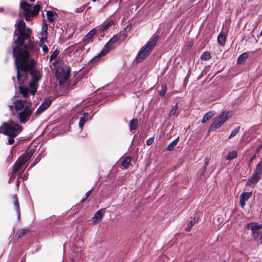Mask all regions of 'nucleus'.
Instances as JSON below:
<instances>
[{
  "mask_svg": "<svg viewBox=\"0 0 262 262\" xmlns=\"http://www.w3.org/2000/svg\"><path fill=\"white\" fill-rule=\"evenodd\" d=\"M16 31L14 34L17 35L14 41L16 46L13 50V56L15 58V64L17 71V79L20 84L23 83L28 77L30 72L32 79L29 86L31 94L34 96L37 91L38 82L40 80L41 75L39 70L35 68V60L30 56L32 53H36L37 47L34 45L29 37L30 29H26L25 22L19 21L15 24Z\"/></svg>",
  "mask_w": 262,
  "mask_h": 262,
  "instance_id": "obj_1",
  "label": "nucleus"
},
{
  "mask_svg": "<svg viewBox=\"0 0 262 262\" xmlns=\"http://www.w3.org/2000/svg\"><path fill=\"white\" fill-rule=\"evenodd\" d=\"M23 127L18 124L11 122H4L0 126V133L9 137L7 144L12 145L14 142V138L23 130Z\"/></svg>",
  "mask_w": 262,
  "mask_h": 262,
  "instance_id": "obj_2",
  "label": "nucleus"
},
{
  "mask_svg": "<svg viewBox=\"0 0 262 262\" xmlns=\"http://www.w3.org/2000/svg\"><path fill=\"white\" fill-rule=\"evenodd\" d=\"M158 39L159 35L155 36L141 48L136 58L137 62L140 63L142 62L149 55L151 51L156 46Z\"/></svg>",
  "mask_w": 262,
  "mask_h": 262,
  "instance_id": "obj_3",
  "label": "nucleus"
},
{
  "mask_svg": "<svg viewBox=\"0 0 262 262\" xmlns=\"http://www.w3.org/2000/svg\"><path fill=\"white\" fill-rule=\"evenodd\" d=\"M20 8L23 10V15L26 21L31 20V16H36L40 10V6L36 4L32 10V5L23 1L20 4Z\"/></svg>",
  "mask_w": 262,
  "mask_h": 262,
  "instance_id": "obj_4",
  "label": "nucleus"
},
{
  "mask_svg": "<svg viewBox=\"0 0 262 262\" xmlns=\"http://www.w3.org/2000/svg\"><path fill=\"white\" fill-rule=\"evenodd\" d=\"M247 228L250 229L252 231V233L254 240L262 243V231L259 232V230L262 229V224H258L257 223H250L247 225Z\"/></svg>",
  "mask_w": 262,
  "mask_h": 262,
  "instance_id": "obj_5",
  "label": "nucleus"
},
{
  "mask_svg": "<svg viewBox=\"0 0 262 262\" xmlns=\"http://www.w3.org/2000/svg\"><path fill=\"white\" fill-rule=\"evenodd\" d=\"M33 110L31 105H26L17 115V118L19 122L23 124L26 123L29 120Z\"/></svg>",
  "mask_w": 262,
  "mask_h": 262,
  "instance_id": "obj_6",
  "label": "nucleus"
},
{
  "mask_svg": "<svg viewBox=\"0 0 262 262\" xmlns=\"http://www.w3.org/2000/svg\"><path fill=\"white\" fill-rule=\"evenodd\" d=\"M70 68L66 65L59 66L57 69V77L60 83H64L69 78Z\"/></svg>",
  "mask_w": 262,
  "mask_h": 262,
  "instance_id": "obj_7",
  "label": "nucleus"
},
{
  "mask_svg": "<svg viewBox=\"0 0 262 262\" xmlns=\"http://www.w3.org/2000/svg\"><path fill=\"white\" fill-rule=\"evenodd\" d=\"M228 114L229 112H224L217 118H216L211 124L209 128V130L210 132H212L219 128L228 119Z\"/></svg>",
  "mask_w": 262,
  "mask_h": 262,
  "instance_id": "obj_8",
  "label": "nucleus"
},
{
  "mask_svg": "<svg viewBox=\"0 0 262 262\" xmlns=\"http://www.w3.org/2000/svg\"><path fill=\"white\" fill-rule=\"evenodd\" d=\"M117 41H118L117 35H115L113 36L112 38H111L110 40L107 42V43L105 45L104 48L101 51L100 53L97 56V58H100L101 57L105 55L107 52H108L112 48L111 45Z\"/></svg>",
  "mask_w": 262,
  "mask_h": 262,
  "instance_id": "obj_9",
  "label": "nucleus"
},
{
  "mask_svg": "<svg viewBox=\"0 0 262 262\" xmlns=\"http://www.w3.org/2000/svg\"><path fill=\"white\" fill-rule=\"evenodd\" d=\"M51 102V100L50 99H46L43 101L36 111L34 115L32 117V118L34 119L40 113L47 110L50 106Z\"/></svg>",
  "mask_w": 262,
  "mask_h": 262,
  "instance_id": "obj_10",
  "label": "nucleus"
},
{
  "mask_svg": "<svg viewBox=\"0 0 262 262\" xmlns=\"http://www.w3.org/2000/svg\"><path fill=\"white\" fill-rule=\"evenodd\" d=\"M252 192H243L241 194L240 196V205L242 208H244L246 202L251 196Z\"/></svg>",
  "mask_w": 262,
  "mask_h": 262,
  "instance_id": "obj_11",
  "label": "nucleus"
},
{
  "mask_svg": "<svg viewBox=\"0 0 262 262\" xmlns=\"http://www.w3.org/2000/svg\"><path fill=\"white\" fill-rule=\"evenodd\" d=\"M105 212V208L101 209L98 211H97L94 217H93V220L95 223L97 222H99L101 221L102 217H103L104 213Z\"/></svg>",
  "mask_w": 262,
  "mask_h": 262,
  "instance_id": "obj_12",
  "label": "nucleus"
},
{
  "mask_svg": "<svg viewBox=\"0 0 262 262\" xmlns=\"http://www.w3.org/2000/svg\"><path fill=\"white\" fill-rule=\"evenodd\" d=\"M25 100H14L13 104L14 107L16 111H22L25 108Z\"/></svg>",
  "mask_w": 262,
  "mask_h": 262,
  "instance_id": "obj_13",
  "label": "nucleus"
},
{
  "mask_svg": "<svg viewBox=\"0 0 262 262\" xmlns=\"http://www.w3.org/2000/svg\"><path fill=\"white\" fill-rule=\"evenodd\" d=\"M97 31L98 30L96 28L91 30L85 36H84L82 40L83 41L86 43L89 42Z\"/></svg>",
  "mask_w": 262,
  "mask_h": 262,
  "instance_id": "obj_14",
  "label": "nucleus"
},
{
  "mask_svg": "<svg viewBox=\"0 0 262 262\" xmlns=\"http://www.w3.org/2000/svg\"><path fill=\"white\" fill-rule=\"evenodd\" d=\"M46 13L48 19L50 22H53L56 19L57 14L55 12L48 10L46 11Z\"/></svg>",
  "mask_w": 262,
  "mask_h": 262,
  "instance_id": "obj_15",
  "label": "nucleus"
},
{
  "mask_svg": "<svg viewBox=\"0 0 262 262\" xmlns=\"http://www.w3.org/2000/svg\"><path fill=\"white\" fill-rule=\"evenodd\" d=\"M89 113H84L83 114V116L80 118V120L79 122V126L80 128H82L88 119Z\"/></svg>",
  "mask_w": 262,
  "mask_h": 262,
  "instance_id": "obj_16",
  "label": "nucleus"
},
{
  "mask_svg": "<svg viewBox=\"0 0 262 262\" xmlns=\"http://www.w3.org/2000/svg\"><path fill=\"white\" fill-rule=\"evenodd\" d=\"M260 178L261 175L254 172L251 178L249 179L248 182L249 183L252 184L256 183L260 179Z\"/></svg>",
  "mask_w": 262,
  "mask_h": 262,
  "instance_id": "obj_17",
  "label": "nucleus"
},
{
  "mask_svg": "<svg viewBox=\"0 0 262 262\" xmlns=\"http://www.w3.org/2000/svg\"><path fill=\"white\" fill-rule=\"evenodd\" d=\"M18 90L20 94L22 95L24 98H26L28 97L29 92L28 88L20 85L18 87Z\"/></svg>",
  "mask_w": 262,
  "mask_h": 262,
  "instance_id": "obj_18",
  "label": "nucleus"
},
{
  "mask_svg": "<svg viewBox=\"0 0 262 262\" xmlns=\"http://www.w3.org/2000/svg\"><path fill=\"white\" fill-rule=\"evenodd\" d=\"M138 125V121L137 119H133L129 121V128L130 131L136 130Z\"/></svg>",
  "mask_w": 262,
  "mask_h": 262,
  "instance_id": "obj_19",
  "label": "nucleus"
},
{
  "mask_svg": "<svg viewBox=\"0 0 262 262\" xmlns=\"http://www.w3.org/2000/svg\"><path fill=\"white\" fill-rule=\"evenodd\" d=\"M226 39V35L225 33L221 32L217 37V41L221 45L223 46L225 45Z\"/></svg>",
  "mask_w": 262,
  "mask_h": 262,
  "instance_id": "obj_20",
  "label": "nucleus"
},
{
  "mask_svg": "<svg viewBox=\"0 0 262 262\" xmlns=\"http://www.w3.org/2000/svg\"><path fill=\"white\" fill-rule=\"evenodd\" d=\"M179 141V137H178L175 140H174L172 142L169 143L166 147V150L167 151H171L174 148V147L177 145L178 142Z\"/></svg>",
  "mask_w": 262,
  "mask_h": 262,
  "instance_id": "obj_21",
  "label": "nucleus"
},
{
  "mask_svg": "<svg viewBox=\"0 0 262 262\" xmlns=\"http://www.w3.org/2000/svg\"><path fill=\"white\" fill-rule=\"evenodd\" d=\"M29 232L30 230L29 229H20L16 232V236L17 238H20Z\"/></svg>",
  "mask_w": 262,
  "mask_h": 262,
  "instance_id": "obj_22",
  "label": "nucleus"
},
{
  "mask_svg": "<svg viewBox=\"0 0 262 262\" xmlns=\"http://www.w3.org/2000/svg\"><path fill=\"white\" fill-rule=\"evenodd\" d=\"M113 24H114V21L113 20H111V21L108 22L106 24L104 25L103 26L99 28V29L97 30L100 33L104 32V31H106L110 27H111Z\"/></svg>",
  "mask_w": 262,
  "mask_h": 262,
  "instance_id": "obj_23",
  "label": "nucleus"
},
{
  "mask_svg": "<svg viewBox=\"0 0 262 262\" xmlns=\"http://www.w3.org/2000/svg\"><path fill=\"white\" fill-rule=\"evenodd\" d=\"M131 158L129 157H126L122 161L121 165L124 169H127L130 164Z\"/></svg>",
  "mask_w": 262,
  "mask_h": 262,
  "instance_id": "obj_24",
  "label": "nucleus"
},
{
  "mask_svg": "<svg viewBox=\"0 0 262 262\" xmlns=\"http://www.w3.org/2000/svg\"><path fill=\"white\" fill-rule=\"evenodd\" d=\"M237 157V152L235 150H233L228 153L226 157L227 160H231Z\"/></svg>",
  "mask_w": 262,
  "mask_h": 262,
  "instance_id": "obj_25",
  "label": "nucleus"
},
{
  "mask_svg": "<svg viewBox=\"0 0 262 262\" xmlns=\"http://www.w3.org/2000/svg\"><path fill=\"white\" fill-rule=\"evenodd\" d=\"M254 172L260 175L262 174V158L257 164Z\"/></svg>",
  "mask_w": 262,
  "mask_h": 262,
  "instance_id": "obj_26",
  "label": "nucleus"
},
{
  "mask_svg": "<svg viewBox=\"0 0 262 262\" xmlns=\"http://www.w3.org/2000/svg\"><path fill=\"white\" fill-rule=\"evenodd\" d=\"M23 165V163H21L20 162V161H19V160H17V161L15 162V163L13 165V170H12L13 174L15 173L19 170V169L20 168V167Z\"/></svg>",
  "mask_w": 262,
  "mask_h": 262,
  "instance_id": "obj_27",
  "label": "nucleus"
},
{
  "mask_svg": "<svg viewBox=\"0 0 262 262\" xmlns=\"http://www.w3.org/2000/svg\"><path fill=\"white\" fill-rule=\"evenodd\" d=\"M23 165V163H21L20 162V161H19V160H17V161L15 162V163L13 165V170H12L13 174L15 173L19 170V169L20 168V167Z\"/></svg>",
  "mask_w": 262,
  "mask_h": 262,
  "instance_id": "obj_28",
  "label": "nucleus"
},
{
  "mask_svg": "<svg viewBox=\"0 0 262 262\" xmlns=\"http://www.w3.org/2000/svg\"><path fill=\"white\" fill-rule=\"evenodd\" d=\"M178 109V104L177 103L176 105H173L170 110L168 116L169 117L172 116H175L177 115V111Z\"/></svg>",
  "mask_w": 262,
  "mask_h": 262,
  "instance_id": "obj_29",
  "label": "nucleus"
},
{
  "mask_svg": "<svg viewBox=\"0 0 262 262\" xmlns=\"http://www.w3.org/2000/svg\"><path fill=\"white\" fill-rule=\"evenodd\" d=\"M214 115V114L212 113L211 112H209L207 113L203 117L202 122L205 123L208 120H209L210 118H211Z\"/></svg>",
  "mask_w": 262,
  "mask_h": 262,
  "instance_id": "obj_30",
  "label": "nucleus"
},
{
  "mask_svg": "<svg viewBox=\"0 0 262 262\" xmlns=\"http://www.w3.org/2000/svg\"><path fill=\"white\" fill-rule=\"evenodd\" d=\"M248 57V54L247 53H244L242 54L237 59V62L238 63H242L244 61H245Z\"/></svg>",
  "mask_w": 262,
  "mask_h": 262,
  "instance_id": "obj_31",
  "label": "nucleus"
},
{
  "mask_svg": "<svg viewBox=\"0 0 262 262\" xmlns=\"http://www.w3.org/2000/svg\"><path fill=\"white\" fill-rule=\"evenodd\" d=\"M13 199L14 200V206H15V208L16 209V211H17V213H18V216H19V215H20L19 205V202H18V198H17L16 195L14 196Z\"/></svg>",
  "mask_w": 262,
  "mask_h": 262,
  "instance_id": "obj_32",
  "label": "nucleus"
},
{
  "mask_svg": "<svg viewBox=\"0 0 262 262\" xmlns=\"http://www.w3.org/2000/svg\"><path fill=\"white\" fill-rule=\"evenodd\" d=\"M39 45L42 48L44 53H47L48 52V48L46 45L44 44V40L43 38L40 39Z\"/></svg>",
  "mask_w": 262,
  "mask_h": 262,
  "instance_id": "obj_33",
  "label": "nucleus"
},
{
  "mask_svg": "<svg viewBox=\"0 0 262 262\" xmlns=\"http://www.w3.org/2000/svg\"><path fill=\"white\" fill-rule=\"evenodd\" d=\"M240 127L238 126L237 127L235 128L231 133L230 135H229L228 139H230L235 136L239 131Z\"/></svg>",
  "mask_w": 262,
  "mask_h": 262,
  "instance_id": "obj_34",
  "label": "nucleus"
},
{
  "mask_svg": "<svg viewBox=\"0 0 262 262\" xmlns=\"http://www.w3.org/2000/svg\"><path fill=\"white\" fill-rule=\"evenodd\" d=\"M211 55L209 52H204L201 56V59L204 60H207L210 58Z\"/></svg>",
  "mask_w": 262,
  "mask_h": 262,
  "instance_id": "obj_35",
  "label": "nucleus"
},
{
  "mask_svg": "<svg viewBox=\"0 0 262 262\" xmlns=\"http://www.w3.org/2000/svg\"><path fill=\"white\" fill-rule=\"evenodd\" d=\"M116 35H117V38H118V40L119 42H121L123 40H124L126 36H127V34L126 33H119L118 34H116Z\"/></svg>",
  "mask_w": 262,
  "mask_h": 262,
  "instance_id": "obj_36",
  "label": "nucleus"
},
{
  "mask_svg": "<svg viewBox=\"0 0 262 262\" xmlns=\"http://www.w3.org/2000/svg\"><path fill=\"white\" fill-rule=\"evenodd\" d=\"M47 29H48L47 25V24L43 25L42 27V37L45 36L46 38L47 37Z\"/></svg>",
  "mask_w": 262,
  "mask_h": 262,
  "instance_id": "obj_37",
  "label": "nucleus"
},
{
  "mask_svg": "<svg viewBox=\"0 0 262 262\" xmlns=\"http://www.w3.org/2000/svg\"><path fill=\"white\" fill-rule=\"evenodd\" d=\"M33 155L32 152H28L22 155L23 158H24L27 161L30 160Z\"/></svg>",
  "mask_w": 262,
  "mask_h": 262,
  "instance_id": "obj_38",
  "label": "nucleus"
},
{
  "mask_svg": "<svg viewBox=\"0 0 262 262\" xmlns=\"http://www.w3.org/2000/svg\"><path fill=\"white\" fill-rule=\"evenodd\" d=\"M59 51L57 50H55L50 57V60H54L58 55Z\"/></svg>",
  "mask_w": 262,
  "mask_h": 262,
  "instance_id": "obj_39",
  "label": "nucleus"
},
{
  "mask_svg": "<svg viewBox=\"0 0 262 262\" xmlns=\"http://www.w3.org/2000/svg\"><path fill=\"white\" fill-rule=\"evenodd\" d=\"M166 92V86L165 85H163L162 86L161 90H160V91L159 92V95L161 96H163L165 95Z\"/></svg>",
  "mask_w": 262,
  "mask_h": 262,
  "instance_id": "obj_40",
  "label": "nucleus"
},
{
  "mask_svg": "<svg viewBox=\"0 0 262 262\" xmlns=\"http://www.w3.org/2000/svg\"><path fill=\"white\" fill-rule=\"evenodd\" d=\"M86 6H87V5H83L80 8L76 9L75 10V12L81 13V12H83L84 10V9H85V7H86Z\"/></svg>",
  "mask_w": 262,
  "mask_h": 262,
  "instance_id": "obj_41",
  "label": "nucleus"
},
{
  "mask_svg": "<svg viewBox=\"0 0 262 262\" xmlns=\"http://www.w3.org/2000/svg\"><path fill=\"white\" fill-rule=\"evenodd\" d=\"M154 138H149L146 142V144L148 146L151 145L154 142Z\"/></svg>",
  "mask_w": 262,
  "mask_h": 262,
  "instance_id": "obj_42",
  "label": "nucleus"
},
{
  "mask_svg": "<svg viewBox=\"0 0 262 262\" xmlns=\"http://www.w3.org/2000/svg\"><path fill=\"white\" fill-rule=\"evenodd\" d=\"M19 161H20L21 163L24 165L27 161L24 158H23V157L21 156L20 157L18 158Z\"/></svg>",
  "mask_w": 262,
  "mask_h": 262,
  "instance_id": "obj_43",
  "label": "nucleus"
},
{
  "mask_svg": "<svg viewBox=\"0 0 262 262\" xmlns=\"http://www.w3.org/2000/svg\"><path fill=\"white\" fill-rule=\"evenodd\" d=\"M195 217L193 219V220H191L188 224V226H190L191 227L195 224Z\"/></svg>",
  "mask_w": 262,
  "mask_h": 262,
  "instance_id": "obj_44",
  "label": "nucleus"
},
{
  "mask_svg": "<svg viewBox=\"0 0 262 262\" xmlns=\"http://www.w3.org/2000/svg\"><path fill=\"white\" fill-rule=\"evenodd\" d=\"M261 148H262V144L260 145L259 147H258L256 148V151H255L256 154H258V152H259Z\"/></svg>",
  "mask_w": 262,
  "mask_h": 262,
  "instance_id": "obj_45",
  "label": "nucleus"
},
{
  "mask_svg": "<svg viewBox=\"0 0 262 262\" xmlns=\"http://www.w3.org/2000/svg\"><path fill=\"white\" fill-rule=\"evenodd\" d=\"M92 192V190H90L86 193V194H85L86 198H88L89 197V196L91 194Z\"/></svg>",
  "mask_w": 262,
  "mask_h": 262,
  "instance_id": "obj_46",
  "label": "nucleus"
},
{
  "mask_svg": "<svg viewBox=\"0 0 262 262\" xmlns=\"http://www.w3.org/2000/svg\"><path fill=\"white\" fill-rule=\"evenodd\" d=\"M256 158V155H254L249 160V164L251 163L253 160H254Z\"/></svg>",
  "mask_w": 262,
  "mask_h": 262,
  "instance_id": "obj_47",
  "label": "nucleus"
},
{
  "mask_svg": "<svg viewBox=\"0 0 262 262\" xmlns=\"http://www.w3.org/2000/svg\"><path fill=\"white\" fill-rule=\"evenodd\" d=\"M191 228V227L190 226H188V227L185 228V230H186L187 231H190Z\"/></svg>",
  "mask_w": 262,
  "mask_h": 262,
  "instance_id": "obj_48",
  "label": "nucleus"
},
{
  "mask_svg": "<svg viewBox=\"0 0 262 262\" xmlns=\"http://www.w3.org/2000/svg\"><path fill=\"white\" fill-rule=\"evenodd\" d=\"M9 107L10 109L11 110L13 108V105H9Z\"/></svg>",
  "mask_w": 262,
  "mask_h": 262,
  "instance_id": "obj_49",
  "label": "nucleus"
},
{
  "mask_svg": "<svg viewBox=\"0 0 262 262\" xmlns=\"http://www.w3.org/2000/svg\"><path fill=\"white\" fill-rule=\"evenodd\" d=\"M86 199L87 198H86V197H85L84 199H82L81 200V202H83L84 201H85Z\"/></svg>",
  "mask_w": 262,
  "mask_h": 262,
  "instance_id": "obj_50",
  "label": "nucleus"
},
{
  "mask_svg": "<svg viewBox=\"0 0 262 262\" xmlns=\"http://www.w3.org/2000/svg\"><path fill=\"white\" fill-rule=\"evenodd\" d=\"M207 163H205V166H204V169H205V167H206V165H207Z\"/></svg>",
  "mask_w": 262,
  "mask_h": 262,
  "instance_id": "obj_51",
  "label": "nucleus"
},
{
  "mask_svg": "<svg viewBox=\"0 0 262 262\" xmlns=\"http://www.w3.org/2000/svg\"><path fill=\"white\" fill-rule=\"evenodd\" d=\"M31 2H34L35 0H30Z\"/></svg>",
  "mask_w": 262,
  "mask_h": 262,
  "instance_id": "obj_52",
  "label": "nucleus"
},
{
  "mask_svg": "<svg viewBox=\"0 0 262 262\" xmlns=\"http://www.w3.org/2000/svg\"><path fill=\"white\" fill-rule=\"evenodd\" d=\"M93 2H96L97 0H92Z\"/></svg>",
  "mask_w": 262,
  "mask_h": 262,
  "instance_id": "obj_53",
  "label": "nucleus"
},
{
  "mask_svg": "<svg viewBox=\"0 0 262 262\" xmlns=\"http://www.w3.org/2000/svg\"><path fill=\"white\" fill-rule=\"evenodd\" d=\"M223 262H226V261H225V260H224V261H223Z\"/></svg>",
  "mask_w": 262,
  "mask_h": 262,
  "instance_id": "obj_54",
  "label": "nucleus"
}]
</instances>
